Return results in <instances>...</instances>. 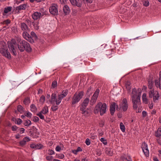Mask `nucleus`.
<instances>
[{"label": "nucleus", "mask_w": 161, "mask_h": 161, "mask_svg": "<svg viewBox=\"0 0 161 161\" xmlns=\"http://www.w3.org/2000/svg\"><path fill=\"white\" fill-rule=\"evenodd\" d=\"M107 109V105L106 103L100 102L95 107L94 113L95 114H98L100 112L101 115H103L106 113Z\"/></svg>", "instance_id": "obj_2"}, {"label": "nucleus", "mask_w": 161, "mask_h": 161, "mask_svg": "<svg viewBox=\"0 0 161 161\" xmlns=\"http://www.w3.org/2000/svg\"><path fill=\"white\" fill-rule=\"evenodd\" d=\"M19 131L20 133H23L25 131V129L23 128H20L19 129Z\"/></svg>", "instance_id": "obj_62"}, {"label": "nucleus", "mask_w": 161, "mask_h": 161, "mask_svg": "<svg viewBox=\"0 0 161 161\" xmlns=\"http://www.w3.org/2000/svg\"><path fill=\"white\" fill-rule=\"evenodd\" d=\"M143 4L144 6L147 7L149 5V3L148 1L147 0L143 2Z\"/></svg>", "instance_id": "obj_51"}, {"label": "nucleus", "mask_w": 161, "mask_h": 161, "mask_svg": "<svg viewBox=\"0 0 161 161\" xmlns=\"http://www.w3.org/2000/svg\"><path fill=\"white\" fill-rule=\"evenodd\" d=\"M105 153L106 154L109 156H112L113 154V152L112 149L109 148H106L105 150Z\"/></svg>", "instance_id": "obj_22"}, {"label": "nucleus", "mask_w": 161, "mask_h": 161, "mask_svg": "<svg viewBox=\"0 0 161 161\" xmlns=\"http://www.w3.org/2000/svg\"><path fill=\"white\" fill-rule=\"evenodd\" d=\"M22 122L21 119H18L16 120V123L18 125H20Z\"/></svg>", "instance_id": "obj_57"}, {"label": "nucleus", "mask_w": 161, "mask_h": 161, "mask_svg": "<svg viewBox=\"0 0 161 161\" xmlns=\"http://www.w3.org/2000/svg\"><path fill=\"white\" fill-rule=\"evenodd\" d=\"M56 97L57 96L56 94L53 93L52 94L51 100V103L52 104H54L55 101H56Z\"/></svg>", "instance_id": "obj_27"}, {"label": "nucleus", "mask_w": 161, "mask_h": 161, "mask_svg": "<svg viewBox=\"0 0 161 161\" xmlns=\"http://www.w3.org/2000/svg\"><path fill=\"white\" fill-rule=\"evenodd\" d=\"M120 105V108H122L123 111H126L127 110L129 105L125 98H124L123 99Z\"/></svg>", "instance_id": "obj_5"}, {"label": "nucleus", "mask_w": 161, "mask_h": 161, "mask_svg": "<svg viewBox=\"0 0 161 161\" xmlns=\"http://www.w3.org/2000/svg\"><path fill=\"white\" fill-rule=\"evenodd\" d=\"M32 18L34 20H37L39 19L42 16L41 13L37 12L34 13L32 14Z\"/></svg>", "instance_id": "obj_15"}, {"label": "nucleus", "mask_w": 161, "mask_h": 161, "mask_svg": "<svg viewBox=\"0 0 161 161\" xmlns=\"http://www.w3.org/2000/svg\"><path fill=\"white\" fill-rule=\"evenodd\" d=\"M24 103L26 105H28L30 103L29 98L28 97L25 98L24 101Z\"/></svg>", "instance_id": "obj_40"}, {"label": "nucleus", "mask_w": 161, "mask_h": 161, "mask_svg": "<svg viewBox=\"0 0 161 161\" xmlns=\"http://www.w3.org/2000/svg\"><path fill=\"white\" fill-rule=\"evenodd\" d=\"M31 147L36 149H40L43 147V145L40 143L32 144L31 145Z\"/></svg>", "instance_id": "obj_16"}, {"label": "nucleus", "mask_w": 161, "mask_h": 161, "mask_svg": "<svg viewBox=\"0 0 161 161\" xmlns=\"http://www.w3.org/2000/svg\"><path fill=\"white\" fill-rule=\"evenodd\" d=\"M42 113L43 114H47L48 112V107L47 106H45L42 109V110L40 112Z\"/></svg>", "instance_id": "obj_23"}, {"label": "nucleus", "mask_w": 161, "mask_h": 161, "mask_svg": "<svg viewBox=\"0 0 161 161\" xmlns=\"http://www.w3.org/2000/svg\"><path fill=\"white\" fill-rule=\"evenodd\" d=\"M138 93L136 92V89H133L132 92L131 96H134V97L136 98L138 97H139L140 99V96L142 93L141 90L140 89H138Z\"/></svg>", "instance_id": "obj_12"}, {"label": "nucleus", "mask_w": 161, "mask_h": 161, "mask_svg": "<svg viewBox=\"0 0 161 161\" xmlns=\"http://www.w3.org/2000/svg\"><path fill=\"white\" fill-rule=\"evenodd\" d=\"M63 98L59 94L58 95L57 98L56 99V105L59 104L61 102L62 99Z\"/></svg>", "instance_id": "obj_25"}, {"label": "nucleus", "mask_w": 161, "mask_h": 161, "mask_svg": "<svg viewBox=\"0 0 161 161\" xmlns=\"http://www.w3.org/2000/svg\"><path fill=\"white\" fill-rule=\"evenodd\" d=\"M49 10L50 13L53 15H57L58 14L57 6L55 4H53L50 7Z\"/></svg>", "instance_id": "obj_6"}, {"label": "nucleus", "mask_w": 161, "mask_h": 161, "mask_svg": "<svg viewBox=\"0 0 161 161\" xmlns=\"http://www.w3.org/2000/svg\"><path fill=\"white\" fill-rule=\"evenodd\" d=\"M83 92H81L75 94L72 98V104L73 105L78 103L82 98Z\"/></svg>", "instance_id": "obj_3"}, {"label": "nucleus", "mask_w": 161, "mask_h": 161, "mask_svg": "<svg viewBox=\"0 0 161 161\" xmlns=\"http://www.w3.org/2000/svg\"><path fill=\"white\" fill-rule=\"evenodd\" d=\"M57 85V82L56 81H53L52 84V87L53 88H55L56 87Z\"/></svg>", "instance_id": "obj_49"}, {"label": "nucleus", "mask_w": 161, "mask_h": 161, "mask_svg": "<svg viewBox=\"0 0 161 161\" xmlns=\"http://www.w3.org/2000/svg\"><path fill=\"white\" fill-rule=\"evenodd\" d=\"M31 124V122L29 120H26L24 125L25 126H29Z\"/></svg>", "instance_id": "obj_41"}, {"label": "nucleus", "mask_w": 161, "mask_h": 161, "mask_svg": "<svg viewBox=\"0 0 161 161\" xmlns=\"http://www.w3.org/2000/svg\"><path fill=\"white\" fill-rule=\"evenodd\" d=\"M31 110L33 112H35L36 110V106L33 104H32L31 105Z\"/></svg>", "instance_id": "obj_37"}, {"label": "nucleus", "mask_w": 161, "mask_h": 161, "mask_svg": "<svg viewBox=\"0 0 161 161\" xmlns=\"http://www.w3.org/2000/svg\"><path fill=\"white\" fill-rule=\"evenodd\" d=\"M99 91H100L99 89H97L96 90L91 100L90 103L91 105H93L96 102L98 97Z\"/></svg>", "instance_id": "obj_9"}, {"label": "nucleus", "mask_w": 161, "mask_h": 161, "mask_svg": "<svg viewBox=\"0 0 161 161\" xmlns=\"http://www.w3.org/2000/svg\"><path fill=\"white\" fill-rule=\"evenodd\" d=\"M85 3H91L92 2L93 0H82Z\"/></svg>", "instance_id": "obj_55"}, {"label": "nucleus", "mask_w": 161, "mask_h": 161, "mask_svg": "<svg viewBox=\"0 0 161 161\" xmlns=\"http://www.w3.org/2000/svg\"><path fill=\"white\" fill-rule=\"evenodd\" d=\"M68 93V90H64L61 94H59L61 97H63V98L65 97Z\"/></svg>", "instance_id": "obj_31"}, {"label": "nucleus", "mask_w": 161, "mask_h": 161, "mask_svg": "<svg viewBox=\"0 0 161 161\" xmlns=\"http://www.w3.org/2000/svg\"><path fill=\"white\" fill-rule=\"evenodd\" d=\"M55 150L57 152H59L62 150V147L59 146H57L55 148Z\"/></svg>", "instance_id": "obj_52"}, {"label": "nucleus", "mask_w": 161, "mask_h": 161, "mask_svg": "<svg viewBox=\"0 0 161 161\" xmlns=\"http://www.w3.org/2000/svg\"><path fill=\"white\" fill-rule=\"evenodd\" d=\"M29 7V6L27 4H23L22 5H19L18 7H17L16 8V10H18V13H19V11L21 10H25L27 8Z\"/></svg>", "instance_id": "obj_13"}, {"label": "nucleus", "mask_w": 161, "mask_h": 161, "mask_svg": "<svg viewBox=\"0 0 161 161\" xmlns=\"http://www.w3.org/2000/svg\"><path fill=\"white\" fill-rule=\"evenodd\" d=\"M12 8V7L10 6L8 7L5 8L3 12V15H5L6 14L11 11Z\"/></svg>", "instance_id": "obj_21"}, {"label": "nucleus", "mask_w": 161, "mask_h": 161, "mask_svg": "<svg viewBox=\"0 0 161 161\" xmlns=\"http://www.w3.org/2000/svg\"><path fill=\"white\" fill-rule=\"evenodd\" d=\"M126 89L128 90H130L131 89V86L129 82H127L126 84Z\"/></svg>", "instance_id": "obj_46"}, {"label": "nucleus", "mask_w": 161, "mask_h": 161, "mask_svg": "<svg viewBox=\"0 0 161 161\" xmlns=\"http://www.w3.org/2000/svg\"><path fill=\"white\" fill-rule=\"evenodd\" d=\"M132 101L133 104V108L134 109H137L141 104L140 99L139 97L136 98L134 97V96H131Z\"/></svg>", "instance_id": "obj_4"}, {"label": "nucleus", "mask_w": 161, "mask_h": 161, "mask_svg": "<svg viewBox=\"0 0 161 161\" xmlns=\"http://www.w3.org/2000/svg\"><path fill=\"white\" fill-rule=\"evenodd\" d=\"M10 23V20L8 19L4 21L3 22V24L8 25Z\"/></svg>", "instance_id": "obj_47"}, {"label": "nucleus", "mask_w": 161, "mask_h": 161, "mask_svg": "<svg viewBox=\"0 0 161 161\" xmlns=\"http://www.w3.org/2000/svg\"><path fill=\"white\" fill-rule=\"evenodd\" d=\"M53 105L51 109L52 110L54 111L57 110L58 108V106L55 105L54 103L52 104Z\"/></svg>", "instance_id": "obj_38"}, {"label": "nucleus", "mask_w": 161, "mask_h": 161, "mask_svg": "<svg viewBox=\"0 0 161 161\" xmlns=\"http://www.w3.org/2000/svg\"><path fill=\"white\" fill-rule=\"evenodd\" d=\"M16 44L14 42L8 43V47L10 51L12 52L13 54L14 55L17 54L16 52Z\"/></svg>", "instance_id": "obj_7"}, {"label": "nucleus", "mask_w": 161, "mask_h": 161, "mask_svg": "<svg viewBox=\"0 0 161 161\" xmlns=\"http://www.w3.org/2000/svg\"><path fill=\"white\" fill-rule=\"evenodd\" d=\"M90 112V110L88 108L83 110V111H81V113L84 115L85 116H87Z\"/></svg>", "instance_id": "obj_28"}, {"label": "nucleus", "mask_w": 161, "mask_h": 161, "mask_svg": "<svg viewBox=\"0 0 161 161\" xmlns=\"http://www.w3.org/2000/svg\"><path fill=\"white\" fill-rule=\"evenodd\" d=\"M30 141V139L29 137H25L22 141L20 142V145L21 146H23L26 144V142H28Z\"/></svg>", "instance_id": "obj_19"}, {"label": "nucleus", "mask_w": 161, "mask_h": 161, "mask_svg": "<svg viewBox=\"0 0 161 161\" xmlns=\"http://www.w3.org/2000/svg\"><path fill=\"white\" fill-rule=\"evenodd\" d=\"M85 143L88 146L90 145L91 143V141L90 139L88 138H87L86 139Z\"/></svg>", "instance_id": "obj_54"}, {"label": "nucleus", "mask_w": 161, "mask_h": 161, "mask_svg": "<svg viewBox=\"0 0 161 161\" xmlns=\"http://www.w3.org/2000/svg\"><path fill=\"white\" fill-rule=\"evenodd\" d=\"M148 88L151 89H153V81L151 80L148 81Z\"/></svg>", "instance_id": "obj_39"}, {"label": "nucleus", "mask_w": 161, "mask_h": 161, "mask_svg": "<svg viewBox=\"0 0 161 161\" xmlns=\"http://www.w3.org/2000/svg\"><path fill=\"white\" fill-rule=\"evenodd\" d=\"M71 4L73 5H76L78 7H81L82 5V2H77L76 0H69Z\"/></svg>", "instance_id": "obj_20"}, {"label": "nucleus", "mask_w": 161, "mask_h": 161, "mask_svg": "<svg viewBox=\"0 0 161 161\" xmlns=\"http://www.w3.org/2000/svg\"><path fill=\"white\" fill-rule=\"evenodd\" d=\"M100 141L103 142V143L105 145H106L107 142L106 140L104 138H102L100 139Z\"/></svg>", "instance_id": "obj_48"}, {"label": "nucleus", "mask_w": 161, "mask_h": 161, "mask_svg": "<svg viewBox=\"0 0 161 161\" xmlns=\"http://www.w3.org/2000/svg\"><path fill=\"white\" fill-rule=\"evenodd\" d=\"M0 53L3 55L5 57L10 59L11 58V55L9 53L7 49L1 48L0 49Z\"/></svg>", "instance_id": "obj_11"}, {"label": "nucleus", "mask_w": 161, "mask_h": 161, "mask_svg": "<svg viewBox=\"0 0 161 161\" xmlns=\"http://www.w3.org/2000/svg\"><path fill=\"white\" fill-rule=\"evenodd\" d=\"M142 115L143 117H145L147 115V113L146 111H143L142 112Z\"/></svg>", "instance_id": "obj_60"}, {"label": "nucleus", "mask_w": 161, "mask_h": 161, "mask_svg": "<svg viewBox=\"0 0 161 161\" xmlns=\"http://www.w3.org/2000/svg\"><path fill=\"white\" fill-rule=\"evenodd\" d=\"M29 31L24 32L22 33V36L24 38L31 43L34 42L33 40L28 33Z\"/></svg>", "instance_id": "obj_8"}, {"label": "nucleus", "mask_w": 161, "mask_h": 161, "mask_svg": "<svg viewBox=\"0 0 161 161\" xmlns=\"http://www.w3.org/2000/svg\"><path fill=\"white\" fill-rule=\"evenodd\" d=\"M37 115L41 119H44V117L42 115V113L40 112L38 113L37 114Z\"/></svg>", "instance_id": "obj_43"}, {"label": "nucleus", "mask_w": 161, "mask_h": 161, "mask_svg": "<svg viewBox=\"0 0 161 161\" xmlns=\"http://www.w3.org/2000/svg\"><path fill=\"white\" fill-rule=\"evenodd\" d=\"M45 96L43 95H42L40 97V102L42 103H43L45 101Z\"/></svg>", "instance_id": "obj_44"}, {"label": "nucleus", "mask_w": 161, "mask_h": 161, "mask_svg": "<svg viewBox=\"0 0 161 161\" xmlns=\"http://www.w3.org/2000/svg\"><path fill=\"white\" fill-rule=\"evenodd\" d=\"M18 128V127L16 126H14L12 127V130L13 131L16 130Z\"/></svg>", "instance_id": "obj_63"}, {"label": "nucleus", "mask_w": 161, "mask_h": 161, "mask_svg": "<svg viewBox=\"0 0 161 161\" xmlns=\"http://www.w3.org/2000/svg\"><path fill=\"white\" fill-rule=\"evenodd\" d=\"M25 116L28 117H31L32 116V114L30 112H28L25 115Z\"/></svg>", "instance_id": "obj_59"}, {"label": "nucleus", "mask_w": 161, "mask_h": 161, "mask_svg": "<svg viewBox=\"0 0 161 161\" xmlns=\"http://www.w3.org/2000/svg\"><path fill=\"white\" fill-rule=\"evenodd\" d=\"M20 27L22 30L24 32L29 31V30L27 25L24 23H21L20 24Z\"/></svg>", "instance_id": "obj_17"}, {"label": "nucleus", "mask_w": 161, "mask_h": 161, "mask_svg": "<svg viewBox=\"0 0 161 161\" xmlns=\"http://www.w3.org/2000/svg\"><path fill=\"white\" fill-rule=\"evenodd\" d=\"M33 24L34 26L35 29L36 30H38L39 29V26H38V22H33Z\"/></svg>", "instance_id": "obj_36"}, {"label": "nucleus", "mask_w": 161, "mask_h": 161, "mask_svg": "<svg viewBox=\"0 0 161 161\" xmlns=\"http://www.w3.org/2000/svg\"><path fill=\"white\" fill-rule=\"evenodd\" d=\"M161 135V128H158V130L156 132L155 135L156 136L158 137Z\"/></svg>", "instance_id": "obj_32"}, {"label": "nucleus", "mask_w": 161, "mask_h": 161, "mask_svg": "<svg viewBox=\"0 0 161 161\" xmlns=\"http://www.w3.org/2000/svg\"><path fill=\"white\" fill-rule=\"evenodd\" d=\"M56 155L57 158L60 159H63L64 157V155L62 153L57 154Z\"/></svg>", "instance_id": "obj_45"}, {"label": "nucleus", "mask_w": 161, "mask_h": 161, "mask_svg": "<svg viewBox=\"0 0 161 161\" xmlns=\"http://www.w3.org/2000/svg\"><path fill=\"white\" fill-rule=\"evenodd\" d=\"M89 102V99L88 98H86L83 101L82 103L81 104L84 106L87 107Z\"/></svg>", "instance_id": "obj_30"}, {"label": "nucleus", "mask_w": 161, "mask_h": 161, "mask_svg": "<svg viewBox=\"0 0 161 161\" xmlns=\"http://www.w3.org/2000/svg\"><path fill=\"white\" fill-rule=\"evenodd\" d=\"M31 35L35 39L37 38V36H36V34L34 32H33V31L31 32Z\"/></svg>", "instance_id": "obj_53"}, {"label": "nucleus", "mask_w": 161, "mask_h": 161, "mask_svg": "<svg viewBox=\"0 0 161 161\" xmlns=\"http://www.w3.org/2000/svg\"><path fill=\"white\" fill-rule=\"evenodd\" d=\"M46 159L49 161H51L53 159V156H49L46 157Z\"/></svg>", "instance_id": "obj_58"}, {"label": "nucleus", "mask_w": 161, "mask_h": 161, "mask_svg": "<svg viewBox=\"0 0 161 161\" xmlns=\"http://www.w3.org/2000/svg\"><path fill=\"white\" fill-rule=\"evenodd\" d=\"M120 127L121 130L123 132H124L125 131V127L122 122L120 123Z\"/></svg>", "instance_id": "obj_35"}, {"label": "nucleus", "mask_w": 161, "mask_h": 161, "mask_svg": "<svg viewBox=\"0 0 161 161\" xmlns=\"http://www.w3.org/2000/svg\"><path fill=\"white\" fill-rule=\"evenodd\" d=\"M17 41L18 42V46L19 49L21 52H23L25 50L28 52L31 51V48L30 44L24 40H21L20 38L17 39Z\"/></svg>", "instance_id": "obj_1"}, {"label": "nucleus", "mask_w": 161, "mask_h": 161, "mask_svg": "<svg viewBox=\"0 0 161 161\" xmlns=\"http://www.w3.org/2000/svg\"><path fill=\"white\" fill-rule=\"evenodd\" d=\"M101 152L100 151H97L96 154L97 155L100 156L101 154Z\"/></svg>", "instance_id": "obj_64"}, {"label": "nucleus", "mask_w": 161, "mask_h": 161, "mask_svg": "<svg viewBox=\"0 0 161 161\" xmlns=\"http://www.w3.org/2000/svg\"><path fill=\"white\" fill-rule=\"evenodd\" d=\"M151 89V90L148 92V95L149 98H152L155 94V91H154V90L153 89Z\"/></svg>", "instance_id": "obj_29"}, {"label": "nucleus", "mask_w": 161, "mask_h": 161, "mask_svg": "<svg viewBox=\"0 0 161 161\" xmlns=\"http://www.w3.org/2000/svg\"><path fill=\"white\" fill-rule=\"evenodd\" d=\"M48 153L50 155H52L54 153V152L52 150L49 149L48 150Z\"/></svg>", "instance_id": "obj_56"}, {"label": "nucleus", "mask_w": 161, "mask_h": 161, "mask_svg": "<svg viewBox=\"0 0 161 161\" xmlns=\"http://www.w3.org/2000/svg\"><path fill=\"white\" fill-rule=\"evenodd\" d=\"M17 109L18 111L21 113H23L24 112L23 108L21 105H19L17 107Z\"/></svg>", "instance_id": "obj_34"}, {"label": "nucleus", "mask_w": 161, "mask_h": 161, "mask_svg": "<svg viewBox=\"0 0 161 161\" xmlns=\"http://www.w3.org/2000/svg\"><path fill=\"white\" fill-rule=\"evenodd\" d=\"M142 148L145 155L147 157H148L149 155V151L147 144L145 142H143L142 144Z\"/></svg>", "instance_id": "obj_10"}, {"label": "nucleus", "mask_w": 161, "mask_h": 161, "mask_svg": "<svg viewBox=\"0 0 161 161\" xmlns=\"http://www.w3.org/2000/svg\"><path fill=\"white\" fill-rule=\"evenodd\" d=\"M63 11L65 14H67L69 13L70 12V9L67 5H64L63 7Z\"/></svg>", "instance_id": "obj_26"}, {"label": "nucleus", "mask_w": 161, "mask_h": 161, "mask_svg": "<svg viewBox=\"0 0 161 161\" xmlns=\"http://www.w3.org/2000/svg\"><path fill=\"white\" fill-rule=\"evenodd\" d=\"M155 85L157 87H158L161 89V85L160 84V81L159 80H156L155 81Z\"/></svg>", "instance_id": "obj_33"}, {"label": "nucleus", "mask_w": 161, "mask_h": 161, "mask_svg": "<svg viewBox=\"0 0 161 161\" xmlns=\"http://www.w3.org/2000/svg\"><path fill=\"white\" fill-rule=\"evenodd\" d=\"M142 99L143 102L145 104H147L148 102V100L147 97V95L146 93L143 94Z\"/></svg>", "instance_id": "obj_24"}, {"label": "nucleus", "mask_w": 161, "mask_h": 161, "mask_svg": "<svg viewBox=\"0 0 161 161\" xmlns=\"http://www.w3.org/2000/svg\"><path fill=\"white\" fill-rule=\"evenodd\" d=\"M153 97V101L155 103L157 102V101L159 97V95L158 92L157 91H155V94Z\"/></svg>", "instance_id": "obj_18"}, {"label": "nucleus", "mask_w": 161, "mask_h": 161, "mask_svg": "<svg viewBox=\"0 0 161 161\" xmlns=\"http://www.w3.org/2000/svg\"><path fill=\"white\" fill-rule=\"evenodd\" d=\"M116 107H117V109L118 110V105L115 103H113L110 106V114L112 115H113L114 113Z\"/></svg>", "instance_id": "obj_14"}, {"label": "nucleus", "mask_w": 161, "mask_h": 161, "mask_svg": "<svg viewBox=\"0 0 161 161\" xmlns=\"http://www.w3.org/2000/svg\"><path fill=\"white\" fill-rule=\"evenodd\" d=\"M90 137L92 139H96L97 137V136L94 133H91L90 134Z\"/></svg>", "instance_id": "obj_42"}, {"label": "nucleus", "mask_w": 161, "mask_h": 161, "mask_svg": "<svg viewBox=\"0 0 161 161\" xmlns=\"http://www.w3.org/2000/svg\"><path fill=\"white\" fill-rule=\"evenodd\" d=\"M84 106L81 104L80 106V110L81 111H83V110H86L87 109V108H86V106Z\"/></svg>", "instance_id": "obj_50"}, {"label": "nucleus", "mask_w": 161, "mask_h": 161, "mask_svg": "<svg viewBox=\"0 0 161 161\" xmlns=\"http://www.w3.org/2000/svg\"><path fill=\"white\" fill-rule=\"evenodd\" d=\"M39 120V118L37 117H34L33 118V120L34 122H37Z\"/></svg>", "instance_id": "obj_61"}]
</instances>
